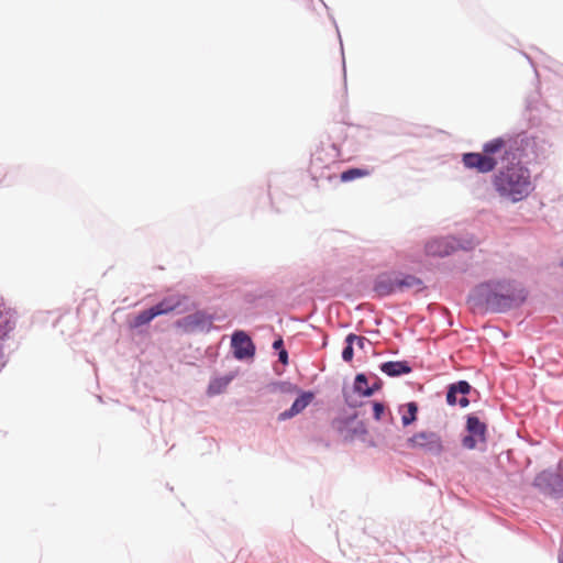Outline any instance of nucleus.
Wrapping results in <instances>:
<instances>
[{
  "label": "nucleus",
  "instance_id": "obj_1",
  "mask_svg": "<svg viewBox=\"0 0 563 563\" xmlns=\"http://www.w3.org/2000/svg\"><path fill=\"white\" fill-rule=\"evenodd\" d=\"M474 297L492 311H504L525 301L526 291L512 282L485 283L475 289Z\"/></svg>",
  "mask_w": 563,
  "mask_h": 563
},
{
  "label": "nucleus",
  "instance_id": "obj_2",
  "mask_svg": "<svg viewBox=\"0 0 563 563\" xmlns=\"http://www.w3.org/2000/svg\"><path fill=\"white\" fill-rule=\"evenodd\" d=\"M494 187L501 197L512 202L521 201L532 191L530 172L520 164H511L498 172Z\"/></svg>",
  "mask_w": 563,
  "mask_h": 563
},
{
  "label": "nucleus",
  "instance_id": "obj_3",
  "mask_svg": "<svg viewBox=\"0 0 563 563\" xmlns=\"http://www.w3.org/2000/svg\"><path fill=\"white\" fill-rule=\"evenodd\" d=\"M514 148V142L510 139L497 137L485 143L482 153L463 154L462 162L466 168L486 174L496 168L497 156L505 158L512 153Z\"/></svg>",
  "mask_w": 563,
  "mask_h": 563
},
{
  "label": "nucleus",
  "instance_id": "obj_4",
  "mask_svg": "<svg viewBox=\"0 0 563 563\" xmlns=\"http://www.w3.org/2000/svg\"><path fill=\"white\" fill-rule=\"evenodd\" d=\"M214 314L199 309L176 321V327L186 333H209L213 328Z\"/></svg>",
  "mask_w": 563,
  "mask_h": 563
},
{
  "label": "nucleus",
  "instance_id": "obj_5",
  "mask_svg": "<svg viewBox=\"0 0 563 563\" xmlns=\"http://www.w3.org/2000/svg\"><path fill=\"white\" fill-rule=\"evenodd\" d=\"M361 411H354L351 415L338 417L333 420V428L344 437L345 440H354L367 434V428L364 421L358 419Z\"/></svg>",
  "mask_w": 563,
  "mask_h": 563
},
{
  "label": "nucleus",
  "instance_id": "obj_6",
  "mask_svg": "<svg viewBox=\"0 0 563 563\" xmlns=\"http://www.w3.org/2000/svg\"><path fill=\"white\" fill-rule=\"evenodd\" d=\"M231 350L235 360L246 361L255 356L256 345L246 331L235 330L231 335Z\"/></svg>",
  "mask_w": 563,
  "mask_h": 563
},
{
  "label": "nucleus",
  "instance_id": "obj_7",
  "mask_svg": "<svg viewBox=\"0 0 563 563\" xmlns=\"http://www.w3.org/2000/svg\"><path fill=\"white\" fill-rule=\"evenodd\" d=\"M297 398L292 401L290 408L280 412L277 417L279 422L289 420L297 415L301 413L314 399L316 393L312 390H300L297 393Z\"/></svg>",
  "mask_w": 563,
  "mask_h": 563
},
{
  "label": "nucleus",
  "instance_id": "obj_8",
  "mask_svg": "<svg viewBox=\"0 0 563 563\" xmlns=\"http://www.w3.org/2000/svg\"><path fill=\"white\" fill-rule=\"evenodd\" d=\"M397 290L396 273H382L374 279L373 291L378 298L388 297Z\"/></svg>",
  "mask_w": 563,
  "mask_h": 563
},
{
  "label": "nucleus",
  "instance_id": "obj_9",
  "mask_svg": "<svg viewBox=\"0 0 563 563\" xmlns=\"http://www.w3.org/2000/svg\"><path fill=\"white\" fill-rule=\"evenodd\" d=\"M187 296H180V295H172L164 297L162 300H159L157 303L151 306V308L154 310V316L159 317L167 314L173 311L181 312L180 307L184 301H187Z\"/></svg>",
  "mask_w": 563,
  "mask_h": 563
},
{
  "label": "nucleus",
  "instance_id": "obj_10",
  "mask_svg": "<svg viewBox=\"0 0 563 563\" xmlns=\"http://www.w3.org/2000/svg\"><path fill=\"white\" fill-rule=\"evenodd\" d=\"M471 390V385L465 380H460L449 387L446 394V401L449 405L454 406L459 404L461 407H467L470 401L465 397Z\"/></svg>",
  "mask_w": 563,
  "mask_h": 563
},
{
  "label": "nucleus",
  "instance_id": "obj_11",
  "mask_svg": "<svg viewBox=\"0 0 563 563\" xmlns=\"http://www.w3.org/2000/svg\"><path fill=\"white\" fill-rule=\"evenodd\" d=\"M382 373L389 377H399L409 374L412 371L410 363L406 360L401 361H386L379 364Z\"/></svg>",
  "mask_w": 563,
  "mask_h": 563
},
{
  "label": "nucleus",
  "instance_id": "obj_12",
  "mask_svg": "<svg viewBox=\"0 0 563 563\" xmlns=\"http://www.w3.org/2000/svg\"><path fill=\"white\" fill-rule=\"evenodd\" d=\"M18 323V312L15 310L2 311L0 318V341H4L10 336V333L15 329Z\"/></svg>",
  "mask_w": 563,
  "mask_h": 563
},
{
  "label": "nucleus",
  "instance_id": "obj_13",
  "mask_svg": "<svg viewBox=\"0 0 563 563\" xmlns=\"http://www.w3.org/2000/svg\"><path fill=\"white\" fill-rule=\"evenodd\" d=\"M235 375L236 374L234 372H230L223 376L211 378L207 388V395L217 396L222 394L229 384L235 378Z\"/></svg>",
  "mask_w": 563,
  "mask_h": 563
},
{
  "label": "nucleus",
  "instance_id": "obj_14",
  "mask_svg": "<svg viewBox=\"0 0 563 563\" xmlns=\"http://www.w3.org/2000/svg\"><path fill=\"white\" fill-rule=\"evenodd\" d=\"M398 411L401 415L402 426L408 427L418 419L419 405L416 401H409L407 404L400 405Z\"/></svg>",
  "mask_w": 563,
  "mask_h": 563
},
{
  "label": "nucleus",
  "instance_id": "obj_15",
  "mask_svg": "<svg viewBox=\"0 0 563 563\" xmlns=\"http://www.w3.org/2000/svg\"><path fill=\"white\" fill-rule=\"evenodd\" d=\"M466 429L470 434L476 435L481 443L486 440V424L477 417L470 416L466 422Z\"/></svg>",
  "mask_w": 563,
  "mask_h": 563
},
{
  "label": "nucleus",
  "instance_id": "obj_16",
  "mask_svg": "<svg viewBox=\"0 0 563 563\" xmlns=\"http://www.w3.org/2000/svg\"><path fill=\"white\" fill-rule=\"evenodd\" d=\"M353 391L361 397H371L369 376L365 373H357L353 382Z\"/></svg>",
  "mask_w": 563,
  "mask_h": 563
},
{
  "label": "nucleus",
  "instance_id": "obj_17",
  "mask_svg": "<svg viewBox=\"0 0 563 563\" xmlns=\"http://www.w3.org/2000/svg\"><path fill=\"white\" fill-rule=\"evenodd\" d=\"M452 250L453 246L446 240L429 242L426 247L427 253L434 256L449 255Z\"/></svg>",
  "mask_w": 563,
  "mask_h": 563
},
{
  "label": "nucleus",
  "instance_id": "obj_18",
  "mask_svg": "<svg viewBox=\"0 0 563 563\" xmlns=\"http://www.w3.org/2000/svg\"><path fill=\"white\" fill-rule=\"evenodd\" d=\"M342 397L345 405L351 409L363 408L367 406L368 401H363L358 399V395L353 391V388L350 389L347 387L342 388Z\"/></svg>",
  "mask_w": 563,
  "mask_h": 563
},
{
  "label": "nucleus",
  "instance_id": "obj_19",
  "mask_svg": "<svg viewBox=\"0 0 563 563\" xmlns=\"http://www.w3.org/2000/svg\"><path fill=\"white\" fill-rule=\"evenodd\" d=\"M397 288L402 291L404 289L411 288L416 285L422 284V280L411 274L397 273Z\"/></svg>",
  "mask_w": 563,
  "mask_h": 563
},
{
  "label": "nucleus",
  "instance_id": "obj_20",
  "mask_svg": "<svg viewBox=\"0 0 563 563\" xmlns=\"http://www.w3.org/2000/svg\"><path fill=\"white\" fill-rule=\"evenodd\" d=\"M155 319L154 310L150 307L140 311L131 321L132 328H141Z\"/></svg>",
  "mask_w": 563,
  "mask_h": 563
},
{
  "label": "nucleus",
  "instance_id": "obj_21",
  "mask_svg": "<svg viewBox=\"0 0 563 563\" xmlns=\"http://www.w3.org/2000/svg\"><path fill=\"white\" fill-rule=\"evenodd\" d=\"M272 347L277 353L278 362L282 363L284 366L288 365L289 354L285 347L284 339L282 335H278L274 340Z\"/></svg>",
  "mask_w": 563,
  "mask_h": 563
},
{
  "label": "nucleus",
  "instance_id": "obj_22",
  "mask_svg": "<svg viewBox=\"0 0 563 563\" xmlns=\"http://www.w3.org/2000/svg\"><path fill=\"white\" fill-rule=\"evenodd\" d=\"M367 174L368 172L366 169L358 167H350L340 174V179L342 183H347L361 178Z\"/></svg>",
  "mask_w": 563,
  "mask_h": 563
},
{
  "label": "nucleus",
  "instance_id": "obj_23",
  "mask_svg": "<svg viewBox=\"0 0 563 563\" xmlns=\"http://www.w3.org/2000/svg\"><path fill=\"white\" fill-rule=\"evenodd\" d=\"M273 389L282 394L292 395L297 394L301 389L294 383L287 380H279L272 384Z\"/></svg>",
  "mask_w": 563,
  "mask_h": 563
},
{
  "label": "nucleus",
  "instance_id": "obj_24",
  "mask_svg": "<svg viewBox=\"0 0 563 563\" xmlns=\"http://www.w3.org/2000/svg\"><path fill=\"white\" fill-rule=\"evenodd\" d=\"M424 449L432 453H439L442 450L441 439L435 434L424 437Z\"/></svg>",
  "mask_w": 563,
  "mask_h": 563
},
{
  "label": "nucleus",
  "instance_id": "obj_25",
  "mask_svg": "<svg viewBox=\"0 0 563 563\" xmlns=\"http://www.w3.org/2000/svg\"><path fill=\"white\" fill-rule=\"evenodd\" d=\"M320 1L323 4V7L327 9L328 16L331 20V22L333 23V25L335 26L336 32H338V36H339V40H340V46H341V54H342V66H343L344 85H346V69H345L344 51H343V44H342L341 35H340V32H339V27H338V24H336V21H335L334 16L330 13V9L327 5V3L323 0H320Z\"/></svg>",
  "mask_w": 563,
  "mask_h": 563
},
{
  "label": "nucleus",
  "instance_id": "obj_26",
  "mask_svg": "<svg viewBox=\"0 0 563 563\" xmlns=\"http://www.w3.org/2000/svg\"><path fill=\"white\" fill-rule=\"evenodd\" d=\"M367 405H371V407H372L374 420L379 421L386 410L385 404L382 401H378V400H372V401H368Z\"/></svg>",
  "mask_w": 563,
  "mask_h": 563
},
{
  "label": "nucleus",
  "instance_id": "obj_27",
  "mask_svg": "<svg viewBox=\"0 0 563 563\" xmlns=\"http://www.w3.org/2000/svg\"><path fill=\"white\" fill-rule=\"evenodd\" d=\"M369 377L373 379L369 391L372 397L375 393L383 388V380L376 374H371Z\"/></svg>",
  "mask_w": 563,
  "mask_h": 563
},
{
  "label": "nucleus",
  "instance_id": "obj_28",
  "mask_svg": "<svg viewBox=\"0 0 563 563\" xmlns=\"http://www.w3.org/2000/svg\"><path fill=\"white\" fill-rule=\"evenodd\" d=\"M478 442L479 440L476 438V435L470 433L462 440L463 446L468 450L475 449Z\"/></svg>",
  "mask_w": 563,
  "mask_h": 563
},
{
  "label": "nucleus",
  "instance_id": "obj_29",
  "mask_svg": "<svg viewBox=\"0 0 563 563\" xmlns=\"http://www.w3.org/2000/svg\"><path fill=\"white\" fill-rule=\"evenodd\" d=\"M408 448L422 446V431L415 433L407 440Z\"/></svg>",
  "mask_w": 563,
  "mask_h": 563
},
{
  "label": "nucleus",
  "instance_id": "obj_30",
  "mask_svg": "<svg viewBox=\"0 0 563 563\" xmlns=\"http://www.w3.org/2000/svg\"><path fill=\"white\" fill-rule=\"evenodd\" d=\"M341 356L344 362H351L354 357V347L344 343Z\"/></svg>",
  "mask_w": 563,
  "mask_h": 563
},
{
  "label": "nucleus",
  "instance_id": "obj_31",
  "mask_svg": "<svg viewBox=\"0 0 563 563\" xmlns=\"http://www.w3.org/2000/svg\"><path fill=\"white\" fill-rule=\"evenodd\" d=\"M360 335L355 334V333H349L346 336H345V340H344V343L345 344H349L351 346L354 345V343H356L357 339H358Z\"/></svg>",
  "mask_w": 563,
  "mask_h": 563
},
{
  "label": "nucleus",
  "instance_id": "obj_32",
  "mask_svg": "<svg viewBox=\"0 0 563 563\" xmlns=\"http://www.w3.org/2000/svg\"><path fill=\"white\" fill-rule=\"evenodd\" d=\"M368 342L367 339L365 336H358L357 341H356V345L360 347V349H364L365 346V343Z\"/></svg>",
  "mask_w": 563,
  "mask_h": 563
},
{
  "label": "nucleus",
  "instance_id": "obj_33",
  "mask_svg": "<svg viewBox=\"0 0 563 563\" xmlns=\"http://www.w3.org/2000/svg\"><path fill=\"white\" fill-rule=\"evenodd\" d=\"M560 563H563V543L561 547Z\"/></svg>",
  "mask_w": 563,
  "mask_h": 563
},
{
  "label": "nucleus",
  "instance_id": "obj_34",
  "mask_svg": "<svg viewBox=\"0 0 563 563\" xmlns=\"http://www.w3.org/2000/svg\"><path fill=\"white\" fill-rule=\"evenodd\" d=\"M275 373H276L277 375H282V373H283V372H280V371H278L277 368H275Z\"/></svg>",
  "mask_w": 563,
  "mask_h": 563
},
{
  "label": "nucleus",
  "instance_id": "obj_35",
  "mask_svg": "<svg viewBox=\"0 0 563 563\" xmlns=\"http://www.w3.org/2000/svg\"><path fill=\"white\" fill-rule=\"evenodd\" d=\"M2 317V311L0 310V318Z\"/></svg>",
  "mask_w": 563,
  "mask_h": 563
}]
</instances>
